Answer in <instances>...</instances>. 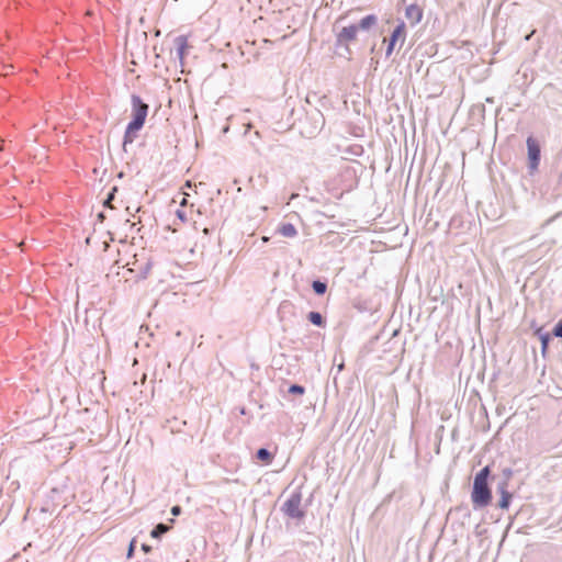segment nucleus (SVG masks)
Wrapping results in <instances>:
<instances>
[{
    "label": "nucleus",
    "mask_w": 562,
    "mask_h": 562,
    "mask_svg": "<svg viewBox=\"0 0 562 562\" xmlns=\"http://www.w3.org/2000/svg\"><path fill=\"white\" fill-rule=\"evenodd\" d=\"M378 24V16L375 14H368L363 16L359 23H352L346 26H342L335 33L336 37V47H344L349 50L350 44L355 43L358 38V33L360 30L370 31Z\"/></svg>",
    "instance_id": "1"
},
{
    "label": "nucleus",
    "mask_w": 562,
    "mask_h": 562,
    "mask_svg": "<svg viewBox=\"0 0 562 562\" xmlns=\"http://www.w3.org/2000/svg\"><path fill=\"white\" fill-rule=\"evenodd\" d=\"M132 112L133 120L127 124L124 137H123V146L125 147L127 144H132L136 136L137 132L144 126L147 114H148V104L145 103L140 97L133 94L132 95Z\"/></svg>",
    "instance_id": "2"
},
{
    "label": "nucleus",
    "mask_w": 562,
    "mask_h": 562,
    "mask_svg": "<svg viewBox=\"0 0 562 562\" xmlns=\"http://www.w3.org/2000/svg\"><path fill=\"white\" fill-rule=\"evenodd\" d=\"M490 475V467H484L481 469L475 477L473 483V491H472V502L474 505L480 507H485L490 504L492 499L491 490L487 485V479Z\"/></svg>",
    "instance_id": "3"
},
{
    "label": "nucleus",
    "mask_w": 562,
    "mask_h": 562,
    "mask_svg": "<svg viewBox=\"0 0 562 562\" xmlns=\"http://www.w3.org/2000/svg\"><path fill=\"white\" fill-rule=\"evenodd\" d=\"M302 494L300 492L292 493L282 506V512L290 518L302 519L304 510L302 509Z\"/></svg>",
    "instance_id": "4"
},
{
    "label": "nucleus",
    "mask_w": 562,
    "mask_h": 562,
    "mask_svg": "<svg viewBox=\"0 0 562 562\" xmlns=\"http://www.w3.org/2000/svg\"><path fill=\"white\" fill-rule=\"evenodd\" d=\"M527 144V150H528V166L530 172L537 171L539 164H540V156H541V149L539 142L532 137L529 136L526 140Z\"/></svg>",
    "instance_id": "5"
},
{
    "label": "nucleus",
    "mask_w": 562,
    "mask_h": 562,
    "mask_svg": "<svg viewBox=\"0 0 562 562\" xmlns=\"http://www.w3.org/2000/svg\"><path fill=\"white\" fill-rule=\"evenodd\" d=\"M406 40V25L403 21H401L396 27L393 30L391 36H390V40H389V44H387V47H386V56H390L393 50H394V47L395 45L400 42L401 46L404 44Z\"/></svg>",
    "instance_id": "6"
},
{
    "label": "nucleus",
    "mask_w": 562,
    "mask_h": 562,
    "mask_svg": "<svg viewBox=\"0 0 562 562\" xmlns=\"http://www.w3.org/2000/svg\"><path fill=\"white\" fill-rule=\"evenodd\" d=\"M404 15L411 26H416L424 18V9L417 3H411L405 8Z\"/></svg>",
    "instance_id": "7"
},
{
    "label": "nucleus",
    "mask_w": 562,
    "mask_h": 562,
    "mask_svg": "<svg viewBox=\"0 0 562 562\" xmlns=\"http://www.w3.org/2000/svg\"><path fill=\"white\" fill-rule=\"evenodd\" d=\"M177 57L181 65H183L184 57L191 47L187 35H180L175 40Z\"/></svg>",
    "instance_id": "8"
},
{
    "label": "nucleus",
    "mask_w": 562,
    "mask_h": 562,
    "mask_svg": "<svg viewBox=\"0 0 562 562\" xmlns=\"http://www.w3.org/2000/svg\"><path fill=\"white\" fill-rule=\"evenodd\" d=\"M507 487H508L507 482H503L502 484L498 485V493L501 494L498 506L502 509H507L509 507L510 501L513 498V495L510 492H508Z\"/></svg>",
    "instance_id": "9"
},
{
    "label": "nucleus",
    "mask_w": 562,
    "mask_h": 562,
    "mask_svg": "<svg viewBox=\"0 0 562 562\" xmlns=\"http://www.w3.org/2000/svg\"><path fill=\"white\" fill-rule=\"evenodd\" d=\"M278 232L282 236L288 237V238H293L297 235V231H296L295 226L291 223H282L279 226Z\"/></svg>",
    "instance_id": "10"
},
{
    "label": "nucleus",
    "mask_w": 562,
    "mask_h": 562,
    "mask_svg": "<svg viewBox=\"0 0 562 562\" xmlns=\"http://www.w3.org/2000/svg\"><path fill=\"white\" fill-rule=\"evenodd\" d=\"M257 459L265 462L266 464H270L273 461V456L267 449L261 448L257 451Z\"/></svg>",
    "instance_id": "11"
},
{
    "label": "nucleus",
    "mask_w": 562,
    "mask_h": 562,
    "mask_svg": "<svg viewBox=\"0 0 562 562\" xmlns=\"http://www.w3.org/2000/svg\"><path fill=\"white\" fill-rule=\"evenodd\" d=\"M307 318L312 324L316 326L322 327L325 325L324 318L318 312H310Z\"/></svg>",
    "instance_id": "12"
},
{
    "label": "nucleus",
    "mask_w": 562,
    "mask_h": 562,
    "mask_svg": "<svg viewBox=\"0 0 562 562\" xmlns=\"http://www.w3.org/2000/svg\"><path fill=\"white\" fill-rule=\"evenodd\" d=\"M170 529L169 526L165 525V524H158L150 532V536L153 538H159L161 535L168 532Z\"/></svg>",
    "instance_id": "13"
},
{
    "label": "nucleus",
    "mask_w": 562,
    "mask_h": 562,
    "mask_svg": "<svg viewBox=\"0 0 562 562\" xmlns=\"http://www.w3.org/2000/svg\"><path fill=\"white\" fill-rule=\"evenodd\" d=\"M540 331H541V329L537 330V333L540 336V340H541V351H542V355L544 356L546 351L548 349L549 341H550V336H549V334H541Z\"/></svg>",
    "instance_id": "14"
},
{
    "label": "nucleus",
    "mask_w": 562,
    "mask_h": 562,
    "mask_svg": "<svg viewBox=\"0 0 562 562\" xmlns=\"http://www.w3.org/2000/svg\"><path fill=\"white\" fill-rule=\"evenodd\" d=\"M312 288L315 291V293H317L319 295L324 294L327 290L326 283L318 281V280L313 282Z\"/></svg>",
    "instance_id": "15"
},
{
    "label": "nucleus",
    "mask_w": 562,
    "mask_h": 562,
    "mask_svg": "<svg viewBox=\"0 0 562 562\" xmlns=\"http://www.w3.org/2000/svg\"><path fill=\"white\" fill-rule=\"evenodd\" d=\"M305 392L304 387L299 384H293L289 387V393L303 395Z\"/></svg>",
    "instance_id": "16"
},
{
    "label": "nucleus",
    "mask_w": 562,
    "mask_h": 562,
    "mask_svg": "<svg viewBox=\"0 0 562 562\" xmlns=\"http://www.w3.org/2000/svg\"><path fill=\"white\" fill-rule=\"evenodd\" d=\"M553 334H554V336L562 338V321H560V322L555 325V327H554V329H553Z\"/></svg>",
    "instance_id": "17"
},
{
    "label": "nucleus",
    "mask_w": 562,
    "mask_h": 562,
    "mask_svg": "<svg viewBox=\"0 0 562 562\" xmlns=\"http://www.w3.org/2000/svg\"><path fill=\"white\" fill-rule=\"evenodd\" d=\"M176 214H177V217H178L182 223L187 222V216H186L184 211H182V210H177Z\"/></svg>",
    "instance_id": "18"
},
{
    "label": "nucleus",
    "mask_w": 562,
    "mask_h": 562,
    "mask_svg": "<svg viewBox=\"0 0 562 562\" xmlns=\"http://www.w3.org/2000/svg\"><path fill=\"white\" fill-rule=\"evenodd\" d=\"M180 513H181V507H180L179 505H176V506H173V507L171 508V514H172L173 516H178V515H180Z\"/></svg>",
    "instance_id": "19"
},
{
    "label": "nucleus",
    "mask_w": 562,
    "mask_h": 562,
    "mask_svg": "<svg viewBox=\"0 0 562 562\" xmlns=\"http://www.w3.org/2000/svg\"><path fill=\"white\" fill-rule=\"evenodd\" d=\"M134 548H135V540H132V542L130 543V547H128V552H127L128 558H131L133 555Z\"/></svg>",
    "instance_id": "20"
},
{
    "label": "nucleus",
    "mask_w": 562,
    "mask_h": 562,
    "mask_svg": "<svg viewBox=\"0 0 562 562\" xmlns=\"http://www.w3.org/2000/svg\"><path fill=\"white\" fill-rule=\"evenodd\" d=\"M142 550H143L144 552L148 553V552H150V551H151V547H150V546H148V544H145V543H144V544H142Z\"/></svg>",
    "instance_id": "21"
},
{
    "label": "nucleus",
    "mask_w": 562,
    "mask_h": 562,
    "mask_svg": "<svg viewBox=\"0 0 562 562\" xmlns=\"http://www.w3.org/2000/svg\"><path fill=\"white\" fill-rule=\"evenodd\" d=\"M346 15H347V13L339 15V16L337 18V20H336L335 24H338L340 21H342V20L346 18Z\"/></svg>",
    "instance_id": "22"
},
{
    "label": "nucleus",
    "mask_w": 562,
    "mask_h": 562,
    "mask_svg": "<svg viewBox=\"0 0 562 562\" xmlns=\"http://www.w3.org/2000/svg\"><path fill=\"white\" fill-rule=\"evenodd\" d=\"M187 204V199L186 198H182V201L180 202V205L181 206H184Z\"/></svg>",
    "instance_id": "23"
},
{
    "label": "nucleus",
    "mask_w": 562,
    "mask_h": 562,
    "mask_svg": "<svg viewBox=\"0 0 562 562\" xmlns=\"http://www.w3.org/2000/svg\"><path fill=\"white\" fill-rule=\"evenodd\" d=\"M344 369V363L338 366V370L341 371Z\"/></svg>",
    "instance_id": "24"
},
{
    "label": "nucleus",
    "mask_w": 562,
    "mask_h": 562,
    "mask_svg": "<svg viewBox=\"0 0 562 562\" xmlns=\"http://www.w3.org/2000/svg\"><path fill=\"white\" fill-rule=\"evenodd\" d=\"M112 198H113V193H111V194H110V196H109V199H108L106 203H109V202H110V200H111Z\"/></svg>",
    "instance_id": "25"
}]
</instances>
